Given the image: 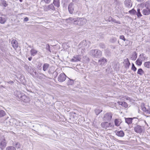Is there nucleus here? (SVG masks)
<instances>
[{"label":"nucleus","instance_id":"nucleus-18","mask_svg":"<svg viewBox=\"0 0 150 150\" xmlns=\"http://www.w3.org/2000/svg\"><path fill=\"white\" fill-rule=\"evenodd\" d=\"M80 58L78 56L74 57L73 58L71 59V61L73 62H77L80 60Z\"/></svg>","mask_w":150,"mask_h":150},{"label":"nucleus","instance_id":"nucleus-35","mask_svg":"<svg viewBox=\"0 0 150 150\" xmlns=\"http://www.w3.org/2000/svg\"><path fill=\"white\" fill-rule=\"evenodd\" d=\"M120 121L117 119H115V125L118 126L119 125Z\"/></svg>","mask_w":150,"mask_h":150},{"label":"nucleus","instance_id":"nucleus-61","mask_svg":"<svg viewBox=\"0 0 150 150\" xmlns=\"http://www.w3.org/2000/svg\"><path fill=\"white\" fill-rule=\"evenodd\" d=\"M148 113H149V110H148Z\"/></svg>","mask_w":150,"mask_h":150},{"label":"nucleus","instance_id":"nucleus-47","mask_svg":"<svg viewBox=\"0 0 150 150\" xmlns=\"http://www.w3.org/2000/svg\"><path fill=\"white\" fill-rule=\"evenodd\" d=\"M7 83L11 84V85H13L14 84V82L13 81H10L6 82Z\"/></svg>","mask_w":150,"mask_h":150},{"label":"nucleus","instance_id":"nucleus-22","mask_svg":"<svg viewBox=\"0 0 150 150\" xmlns=\"http://www.w3.org/2000/svg\"><path fill=\"white\" fill-rule=\"evenodd\" d=\"M144 6L145 8H150V1H146L144 3Z\"/></svg>","mask_w":150,"mask_h":150},{"label":"nucleus","instance_id":"nucleus-46","mask_svg":"<svg viewBox=\"0 0 150 150\" xmlns=\"http://www.w3.org/2000/svg\"><path fill=\"white\" fill-rule=\"evenodd\" d=\"M120 39L123 40L124 41L126 40L125 38V37L123 35H120Z\"/></svg>","mask_w":150,"mask_h":150},{"label":"nucleus","instance_id":"nucleus-63","mask_svg":"<svg viewBox=\"0 0 150 150\" xmlns=\"http://www.w3.org/2000/svg\"><path fill=\"white\" fill-rule=\"evenodd\" d=\"M24 123H26V122H24Z\"/></svg>","mask_w":150,"mask_h":150},{"label":"nucleus","instance_id":"nucleus-59","mask_svg":"<svg viewBox=\"0 0 150 150\" xmlns=\"http://www.w3.org/2000/svg\"><path fill=\"white\" fill-rule=\"evenodd\" d=\"M19 0L20 2H22L23 1V0Z\"/></svg>","mask_w":150,"mask_h":150},{"label":"nucleus","instance_id":"nucleus-31","mask_svg":"<svg viewBox=\"0 0 150 150\" xmlns=\"http://www.w3.org/2000/svg\"><path fill=\"white\" fill-rule=\"evenodd\" d=\"M144 73V71L143 70L141 69H138L137 71V74L140 75H142Z\"/></svg>","mask_w":150,"mask_h":150},{"label":"nucleus","instance_id":"nucleus-53","mask_svg":"<svg viewBox=\"0 0 150 150\" xmlns=\"http://www.w3.org/2000/svg\"><path fill=\"white\" fill-rule=\"evenodd\" d=\"M137 1L139 2H143L144 0H136Z\"/></svg>","mask_w":150,"mask_h":150},{"label":"nucleus","instance_id":"nucleus-34","mask_svg":"<svg viewBox=\"0 0 150 150\" xmlns=\"http://www.w3.org/2000/svg\"><path fill=\"white\" fill-rule=\"evenodd\" d=\"M117 41L116 38L115 37H112L111 38L110 40V42L114 43L115 42Z\"/></svg>","mask_w":150,"mask_h":150},{"label":"nucleus","instance_id":"nucleus-60","mask_svg":"<svg viewBox=\"0 0 150 150\" xmlns=\"http://www.w3.org/2000/svg\"><path fill=\"white\" fill-rule=\"evenodd\" d=\"M149 20L150 21V16L149 17Z\"/></svg>","mask_w":150,"mask_h":150},{"label":"nucleus","instance_id":"nucleus-56","mask_svg":"<svg viewBox=\"0 0 150 150\" xmlns=\"http://www.w3.org/2000/svg\"><path fill=\"white\" fill-rule=\"evenodd\" d=\"M128 61H129V60L127 58L125 60V62H126V63L127 62H128Z\"/></svg>","mask_w":150,"mask_h":150},{"label":"nucleus","instance_id":"nucleus-27","mask_svg":"<svg viewBox=\"0 0 150 150\" xmlns=\"http://www.w3.org/2000/svg\"><path fill=\"white\" fill-rule=\"evenodd\" d=\"M6 19L1 17H0V23L2 24H4L6 22Z\"/></svg>","mask_w":150,"mask_h":150},{"label":"nucleus","instance_id":"nucleus-45","mask_svg":"<svg viewBox=\"0 0 150 150\" xmlns=\"http://www.w3.org/2000/svg\"><path fill=\"white\" fill-rule=\"evenodd\" d=\"M42 1H43L46 4H48L50 2L51 0H42Z\"/></svg>","mask_w":150,"mask_h":150},{"label":"nucleus","instance_id":"nucleus-29","mask_svg":"<svg viewBox=\"0 0 150 150\" xmlns=\"http://www.w3.org/2000/svg\"><path fill=\"white\" fill-rule=\"evenodd\" d=\"M129 12L130 14L132 15H135L137 13V11L134 8H133L131 10L129 11Z\"/></svg>","mask_w":150,"mask_h":150},{"label":"nucleus","instance_id":"nucleus-48","mask_svg":"<svg viewBox=\"0 0 150 150\" xmlns=\"http://www.w3.org/2000/svg\"><path fill=\"white\" fill-rule=\"evenodd\" d=\"M20 80H22V83H24L25 82V80L24 79V78L23 77H22V76L20 78Z\"/></svg>","mask_w":150,"mask_h":150},{"label":"nucleus","instance_id":"nucleus-1","mask_svg":"<svg viewBox=\"0 0 150 150\" xmlns=\"http://www.w3.org/2000/svg\"><path fill=\"white\" fill-rule=\"evenodd\" d=\"M14 94L17 97V99L18 100H21L25 103H28L30 101V99L29 97L25 96L23 93H21L20 91H15Z\"/></svg>","mask_w":150,"mask_h":150},{"label":"nucleus","instance_id":"nucleus-28","mask_svg":"<svg viewBox=\"0 0 150 150\" xmlns=\"http://www.w3.org/2000/svg\"><path fill=\"white\" fill-rule=\"evenodd\" d=\"M144 66L148 68H150V62H145L144 64Z\"/></svg>","mask_w":150,"mask_h":150},{"label":"nucleus","instance_id":"nucleus-44","mask_svg":"<svg viewBox=\"0 0 150 150\" xmlns=\"http://www.w3.org/2000/svg\"><path fill=\"white\" fill-rule=\"evenodd\" d=\"M132 69L134 71H136L137 70L136 68L135 67L134 64L133 63L132 64Z\"/></svg>","mask_w":150,"mask_h":150},{"label":"nucleus","instance_id":"nucleus-9","mask_svg":"<svg viewBox=\"0 0 150 150\" xmlns=\"http://www.w3.org/2000/svg\"><path fill=\"white\" fill-rule=\"evenodd\" d=\"M6 143L5 139L4 138L1 142L0 143V148L1 150H3L6 146Z\"/></svg>","mask_w":150,"mask_h":150},{"label":"nucleus","instance_id":"nucleus-39","mask_svg":"<svg viewBox=\"0 0 150 150\" xmlns=\"http://www.w3.org/2000/svg\"><path fill=\"white\" fill-rule=\"evenodd\" d=\"M69 19L71 21H74V22H76V21H77V18H72V17H71V18H70Z\"/></svg>","mask_w":150,"mask_h":150},{"label":"nucleus","instance_id":"nucleus-5","mask_svg":"<svg viewBox=\"0 0 150 150\" xmlns=\"http://www.w3.org/2000/svg\"><path fill=\"white\" fill-rule=\"evenodd\" d=\"M76 6L77 7V6H75L72 3H71L69 5L68 9L69 11L70 14L73 13L74 10V8Z\"/></svg>","mask_w":150,"mask_h":150},{"label":"nucleus","instance_id":"nucleus-12","mask_svg":"<svg viewBox=\"0 0 150 150\" xmlns=\"http://www.w3.org/2000/svg\"><path fill=\"white\" fill-rule=\"evenodd\" d=\"M106 62V59L104 57L100 58L98 61V64L101 65H104Z\"/></svg>","mask_w":150,"mask_h":150},{"label":"nucleus","instance_id":"nucleus-40","mask_svg":"<svg viewBox=\"0 0 150 150\" xmlns=\"http://www.w3.org/2000/svg\"><path fill=\"white\" fill-rule=\"evenodd\" d=\"M102 111V110H99V109H96L95 111V113L97 115H98Z\"/></svg>","mask_w":150,"mask_h":150},{"label":"nucleus","instance_id":"nucleus-43","mask_svg":"<svg viewBox=\"0 0 150 150\" xmlns=\"http://www.w3.org/2000/svg\"><path fill=\"white\" fill-rule=\"evenodd\" d=\"M142 110L144 112H146L147 113L148 112V110H147L146 108L144 107H142Z\"/></svg>","mask_w":150,"mask_h":150},{"label":"nucleus","instance_id":"nucleus-57","mask_svg":"<svg viewBox=\"0 0 150 150\" xmlns=\"http://www.w3.org/2000/svg\"><path fill=\"white\" fill-rule=\"evenodd\" d=\"M32 58L31 57H29L28 59L29 61H31L32 59Z\"/></svg>","mask_w":150,"mask_h":150},{"label":"nucleus","instance_id":"nucleus-13","mask_svg":"<svg viewBox=\"0 0 150 150\" xmlns=\"http://www.w3.org/2000/svg\"><path fill=\"white\" fill-rule=\"evenodd\" d=\"M30 52L31 56H34L37 54L38 51L34 48H32Z\"/></svg>","mask_w":150,"mask_h":150},{"label":"nucleus","instance_id":"nucleus-17","mask_svg":"<svg viewBox=\"0 0 150 150\" xmlns=\"http://www.w3.org/2000/svg\"><path fill=\"white\" fill-rule=\"evenodd\" d=\"M11 44L14 48H17L18 45L17 42L15 40H13L11 41Z\"/></svg>","mask_w":150,"mask_h":150},{"label":"nucleus","instance_id":"nucleus-3","mask_svg":"<svg viewBox=\"0 0 150 150\" xmlns=\"http://www.w3.org/2000/svg\"><path fill=\"white\" fill-rule=\"evenodd\" d=\"M86 22V19L83 18H77L76 23H74L79 26H82L85 24Z\"/></svg>","mask_w":150,"mask_h":150},{"label":"nucleus","instance_id":"nucleus-33","mask_svg":"<svg viewBox=\"0 0 150 150\" xmlns=\"http://www.w3.org/2000/svg\"><path fill=\"white\" fill-rule=\"evenodd\" d=\"M6 150H16V148L13 146H9L6 147Z\"/></svg>","mask_w":150,"mask_h":150},{"label":"nucleus","instance_id":"nucleus-23","mask_svg":"<svg viewBox=\"0 0 150 150\" xmlns=\"http://www.w3.org/2000/svg\"><path fill=\"white\" fill-rule=\"evenodd\" d=\"M119 104L125 108H127L128 106L127 103L125 102H119Z\"/></svg>","mask_w":150,"mask_h":150},{"label":"nucleus","instance_id":"nucleus-21","mask_svg":"<svg viewBox=\"0 0 150 150\" xmlns=\"http://www.w3.org/2000/svg\"><path fill=\"white\" fill-rule=\"evenodd\" d=\"M137 54L135 52L133 53L132 57H131V59L132 60H135L137 58Z\"/></svg>","mask_w":150,"mask_h":150},{"label":"nucleus","instance_id":"nucleus-6","mask_svg":"<svg viewBox=\"0 0 150 150\" xmlns=\"http://www.w3.org/2000/svg\"><path fill=\"white\" fill-rule=\"evenodd\" d=\"M66 78V76L63 73L61 74L58 77V80L60 82L64 81Z\"/></svg>","mask_w":150,"mask_h":150},{"label":"nucleus","instance_id":"nucleus-11","mask_svg":"<svg viewBox=\"0 0 150 150\" xmlns=\"http://www.w3.org/2000/svg\"><path fill=\"white\" fill-rule=\"evenodd\" d=\"M110 123H109L107 122H102L101 124L102 127L105 129H106L107 127H108L110 126Z\"/></svg>","mask_w":150,"mask_h":150},{"label":"nucleus","instance_id":"nucleus-25","mask_svg":"<svg viewBox=\"0 0 150 150\" xmlns=\"http://www.w3.org/2000/svg\"><path fill=\"white\" fill-rule=\"evenodd\" d=\"M136 14L137 15V16L139 17L142 16V15L140 11V9L139 8H138L137 9V13Z\"/></svg>","mask_w":150,"mask_h":150},{"label":"nucleus","instance_id":"nucleus-19","mask_svg":"<svg viewBox=\"0 0 150 150\" xmlns=\"http://www.w3.org/2000/svg\"><path fill=\"white\" fill-rule=\"evenodd\" d=\"M49 67V64L47 63H45L43 64L42 69L44 71H46L47 70Z\"/></svg>","mask_w":150,"mask_h":150},{"label":"nucleus","instance_id":"nucleus-32","mask_svg":"<svg viewBox=\"0 0 150 150\" xmlns=\"http://www.w3.org/2000/svg\"><path fill=\"white\" fill-rule=\"evenodd\" d=\"M139 57L141 58L142 60V61L143 60H144L146 58V57L144 54H142L140 55Z\"/></svg>","mask_w":150,"mask_h":150},{"label":"nucleus","instance_id":"nucleus-10","mask_svg":"<svg viewBox=\"0 0 150 150\" xmlns=\"http://www.w3.org/2000/svg\"><path fill=\"white\" fill-rule=\"evenodd\" d=\"M142 14L145 16H147L150 14V8H147L144 9L142 11Z\"/></svg>","mask_w":150,"mask_h":150},{"label":"nucleus","instance_id":"nucleus-51","mask_svg":"<svg viewBox=\"0 0 150 150\" xmlns=\"http://www.w3.org/2000/svg\"><path fill=\"white\" fill-rule=\"evenodd\" d=\"M130 64V63L129 61H128V62H126V65L127 67H129Z\"/></svg>","mask_w":150,"mask_h":150},{"label":"nucleus","instance_id":"nucleus-26","mask_svg":"<svg viewBox=\"0 0 150 150\" xmlns=\"http://www.w3.org/2000/svg\"><path fill=\"white\" fill-rule=\"evenodd\" d=\"M136 62L137 65L139 66H140L142 64V61L141 59L138 58V59L136 61Z\"/></svg>","mask_w":150,"mask_h":150},{"label":"nucleus","instance_id":"nucleus-2","mask_svg":"<svg viewBox=\"0 0 150 150\" xmlns=\"http://www.w3.org/2000/svg\"><path fill=\"white\" fill-rule=\"evenodd\" d=\"M90 54L93 57L98 58L101 56L102 52L100 50H93L91 51Z\"/></svg>","mask_w":150,"mask_h":150},{"label":"nucleus","instance_id":"nucleus-50","mask_svg":"<svg viewBox=\"0 0 150 150\" xmlns=\"http://www.w3.org/2000/svg\"><path fill=\"white\" fill-rule=\"evenodd\" d=\"M15 146L16 147L19 148L20 147V145L18 142H16L15 143Z\"/></svg>","mask_w":150,"mask_h":150},{"label":"nucleus","instance_id":"nucleus-14","mask_svg":"<svg viewBox=\"0 0 150 150\" xmlns=\"http://www.w3.org/2000/svg\"><path fill=\"white\" fill-rule=\"evenodd\" d=\"M116 134L117 136L120 137H123L125 135V133L122 130L117 132Z\"/></svg>","mask_w":150,"mask_h":150},{"label":"nucleus","instance_id":"nucleus-38","mask_svg":"<svg viewBox=\"0 0 150 150\" xmlns=\"http://www.w3.org/2000/svg\"><path fill=\"white\" fill-rule=\"evenodd\" d=\"M109 19H110V20L111 19V20H112V21L115 23H119V24L120 23V22H119L118 21H116L115 19H112V18L111 17H110L109 18Z\"/></svg>","mask_w":150,"mask_h":150},{"label":"nucleus","instance_id":"nucleus-58","mask_svg":"<svg viewBox=\"0 0 150 150\" xmlns=\"http://www.w3.org/2000/svg\"><path fill=\"white\" fill-rule=\"evenodd\" d=\"M73 1H78V0H72Z\"/></svg>","mask_w":150,"mask_h":150},{"label":"nucleus","instance_id":"nucleus-30","mask_svg":"<svg viewBox=\"0 0 150 150\" xmlns=\"http://www.w3.org/2000/svg\"><path fill=\"white\" fill-rule=\"evenodd\" d=\"M6 114L4 111L2 110H0V118L4 116Z\"/></svg>","mask_w":150,"mask_h":150},{"label":"nucleus","instance_id":"nucleus-36","mask_svg":"<svg viewBox=\"0 0 150 150\" xmlns=\"http://www.w3.org/2000/svg\"><path fill=\"white\" fill-rule=\"evenodd\" d=\"M99 46L101 48L104 49L105 48V46L104 44L103 43H100L99 44Z\"/></svg>","mask_w":150,"mask_h":150},{"label":"nucleus","instance_id":"nucleus-8","mask_svg":"<svg viewBox=\"0 0 150 150\" xmlns=\"http://www.w3.org/2000/svg\"><path fill=\"white\" fill-rule=\"evenodd\" d=\"M112 117V114L111 113H108L106 114L103 118L105 121H109L111 119Z\"/></svg>","mask_w":150,"mask_h":150},{"label":"nucleus","instance_id":"nucleus-54","mask_svg":"<svg viewBox=\"0 0 150 150\" xmlns=\"http://www.w3.org/2000/svg\"><path fill=\"white\" fill-rule=\"evenodd\" d=\"M30 71H31V72H32V71H33V72L34 73V74L36 75V74H37V72L36 71H33V69H32V70H30Z\"/></svg>","mask_w":150,"mask_h":150},{"label":"nucleus","instance_id":"nucleus-16","mask_svg":"<svg viewBox=\"0 0 150 150\" xmlns=\"http://www.w3.org/2000/svg\"><path fill=\"white\" fill-rule=\"evenodd\" d=\"M134 118H125V122L128 125L132 123V120Z\"/></svg>","mask_w":150,"mask_h":150},{"label":"nucleus","instance_id":"nucleus-20","mask_svg":"<svg viewBox=\"0 0 150 150\" xmlns=\"http://www.w3.org/2000/svg\"><path fill=\"white\" fill-rule=\"evenodd\" d=\"M53 4L55 6L59 7L60 6L59 0H54Z\"/></svg>","mask_w":150,"mask_h":150},{"label":"nucleus","instance_id":"nucleus-7","mask_svg":"<svg viewBox=\"0 0 150 150\" xmlns=\"http://www.w3.org/2000/svg\"><path fill=\"white\" fill-rule=\"evenodd\" d=\"M124 4L126 8H130L132 6V3L131 0H125Z\"/></svg>","mask_w":150,"mask_h":150},{"label":"nucleus","instance_id":"nucleus-49","mask_svg":"<svg viewBox=\"0 0 150 150\" xmlns=\"http://www.w3.org/2000/svg\"><path fill=\"white\" fill-rule=\"evenodd\" d=\"M126 40V43L128 44L129 45H131V44L132 43V42H131L130 40Z\"/></svg>","mask_w":150,"mask_h":150},{"label":"nucleus","instance_id":"nucleus-42","mask_svg":"<svg viewBox=\"0 0 150 150\" xmlns=\"http://www.w3.org/2000/svg\"><path fill=\"white\" fill-rule=\"evenodd\" d=\"M46 49L50 52H51L50 49V46L48 44H47L46 45Z\"/></svg>","mask_w":150,"mask_h":150},{"label":"nucleus","instance_id":"nucleus-24","mask_svg":"<svg viewBox=\"0 0 150 150\" xmlns=\"http://www.w3.org/2000/svg\"><path fill=\"white\" fill-rule=\"evenodd\" d=\"M1 5L5 7L7 6L8 5L6 1L5 0H1Z\"/></svg>","mask_w":150,"mask_h":150},{"label":"nucleus","instance_id":"nucleus-37","mask_svg":"<svg viewBox=\"0 0 150 150\" xmlns=\"http://www.w3.org/2000/svg\"><path fill=\"white\" fill-rule=\"evenodd\" d=\"M105 52L106 54L108 56H110L111 55L110 54V51L108 50V49H107L105 50Z\"/></svg>","mask_w":150,"mask_h":150},{"label":"nucleus","instance_id":"nucleus-55","mask_svg":"<svg viewBox=\"0 0 150 150\" xmlns=\"http://www.w3.org/2000/svg\"><path fill=\"white\" fill-rule=\"evenodd\" d=\"M25 67H28V71H29L28 70L29 69H30L31 68V67H28L27 65H25Z\"/></svg>","mask_w":150,"mask_h":150},{"label":"nucleus","instance_id":"nucleus-41","mask_svg":"<svg viewBox=\"0 0 150 150\" xmlns=\"http://www.w3.org/2000/svg\"><path fill=\"white\" fill-rule=\"evenodd\" d=\"M41 77H42V78H43L44 79H45V77H46V76L44 74H40L39 78L41 79Z\"/></svg>","mask_w":150,"mask_h":150},{"label":"nucleus","instance_id":"nucleus-62","mask_svg":"<svg viewBox=\"0 0 150 150\" xmlns=\"http://www.w3.org/2000/svg\"><path fill=\"white\" fill-rule=\"evenodd\" d=\"M30 74H31V71H30Z\"/></svg>","mask_w":150,"mask_h":150},{"label":"nucleus","instance_id":"nucleus-15","mask_svg":"<svg viewBox=\"0 0 150 150\" xmlns=\"http://www.w3.org/2000/svg\"><path fill=\"white\" fill-rule=\"evenodd\" d=\"M47 10H51L53 11L55 10V8L52 4H51L50 5H49L47 7Z\"/></svg>","mask_w":150,"mask_h":150},{"label":"nucleus","instance_id":"nucleus-4","mask_svg":"<svg viewBox=\"0 0 150 150\" xmlns=\"http://www.w3.org/2000/svg\"><path fill=\"white\" fill-rule=\"evenodd\" d=\"M134 128L135 132L138 133H141L144 130V127H141L139 125H136Z\"/></svg>","mask_w":150,"mask_h":150},{"label":"nucleus","instance_id":"nucleus-52","mask_svg":"<svg viewBox=\"0 0 150 150\" xmlns=\"http://www.w3.org/2000/svg\"><path fill=\"white\" fill-rule=\"evenodd\" d=\"M29 20V18H28L26 17L24 19V21H27Z\"/></svg>","mask_w":150,"mask_h":150}]
</instances>
